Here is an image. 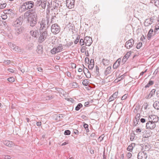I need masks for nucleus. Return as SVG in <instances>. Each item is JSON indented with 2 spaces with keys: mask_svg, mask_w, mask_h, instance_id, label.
Returning <instances> with one entry per match:
<instances>
[{
  "mask_svg": "<svg viewBox=\"0 0 159 159\" xmlns=\"http://www.w3.org/2000/svg\"><path fill=\"white\" fill-rule=\"evenodd\" d=\"M140 117V115L138 113L136 115L135 117V119L134 120V124L135 123V122H136V124H135V125H136L138 123V122L139 121V119Z\"/></svg>",
  "mask_w": 159,
  "mask_h": 159,
  "instance_id": "nucleus-29",
  "label": "nucleus"
},
{
  "mask_svg": "<svg viewBox=\"0 0 159 159\" xmlns=\"http://www.w3.org/2000/svg\"><path fill=\"white\" fill-rule=\"evenodd\" d=\"M82 106L83 105L81 103H79L77 106L75 107V109L76 111H78L82 107Z\"/></svg>",
  "mask_w": 159,
  "mask_h": 159,
  "instance_id": "nucleus-36",
  "label": "nucleus"
},
{
  "mask_svg": "<svg viewBox=\"0 0 159 159\" xmlns=\"http://www.w3.org/2000/svg\"><path fill=\"white\" fill-rule=\"evenodd\" d=\"M159 29V27H157V26H155V30L154 31V32L155 33Z\"/></svg>",
  "mask_w": 159,
  "mask_h": 159,
  "instance_id": "nucleus-64",
  "label": "nucleus"
},
{
  "mask_svg": "<svg viewBox=\"0 0 159 159\" xmlns=\"http://www.w3.org/2000/svg\"><path fill=\"white\" fill-rule=\"evenodd\" d=\"M155 91H156V90L155 89H152L150 92L149 95H151V96H152L154 94Z\"/></svg>",
  "mask_w": 159,
  "mask_h": 159,
  "instance_id": "nucleus-49",
  "label": "nucleus"
},
{
  "mask_svg": "<svg viewBox=\"0 0 159 159\" xmlns=\"http://www.w3.org/2000/svg\"><path fill=\"white\" fill-rule=\"evenodd\" d=\"M72 66L73 68H75L76 67V65L74 63H72Z\"/></svg>",
  "mask_w": 159,
  "mask_h": 159,
  "instance_id": "nucleus-63",
  "label": "nucleus"
},
{
  "mask_svg": "<svg viewBox=\"0 0 159 159\" xmlns=\"http://www.w3.org/2000/svg\"><path fill=\"white\" fill-rule=\"evenodd\" d=\"M7 80L10 82H12L15 81V79L13 77H11L7 79Z\"/></svg>",
  "mask_w": 159,
  "mask_h": 159,
  "instance_id": "nucleus-38",
  "label": "nucleus"
},
{
  "mask_svg": "<svg viewBox=\"0 0 159 159\" xmlns=\"http://www.w3.org/2000/svg\"><path fill=\"white\" fill-rule=\"evenodd\" d=\"M153 106L154 108L157 110L159 109V102L156 101L153 103Z\"/></svg>",
  "mask_w": 159,
  "mask_h": 159,
  "instance_id": "nucleus-31",
  "label": "nucleus"
},
{
  "mask_svg": "<svg viewBox=\"0 0 159 159\" xmlns=\"http://www.w3.org/2000/svg\"><path fill=\"white\" fill-rule=\"evenodd\" d=\"M111 66L108 67L104 71V74L106 75H107L110 74L111 72Z\"/></svg>",
  "mask_w": 159,
  "mask_h": 159,
  "instance_id": "nucleus-25",
  "label": "nucleus"
},
{
  "mask_svg": "<svg viewBox=\"0 0 159 159\" xmlns=\"http://www.w3.org/2000/svg\"><path fill=\"white\" fill-rule=\"evenodd\" d=\"M36 125H37V126H41L42 125V123L41 122H37V123H36Z\"/></svg>",
  "mask_w": 159,
  "mask_h": 159,
  "instance_id": "nucleus-62",
  "label": "nucleus"
},
{
  "mask_svg": "<svg viewBox=\"0 0 159 159\" xmlns=\"http://www.w3.org/2000/svg\"><path fill=\"white\" fill-rule=\"evenodd\" d=\"M70 134V131L69 130H67L65 131L64 134L65 135H69Z\"/></svg>",
  "mask_w": 159,
  "mask_h": 159,
  "instance_id": "nucleus-44",
  "label": "nucleus"
},
{
  "mask_svg": "<svg viewBox=\"0 0 159 159\" xmlns=\"http://www.w3.org/2000/svg\"><path fill=\"white\" fill-rule=\"evenodd\" d=\"M23 20V16H20L14 22L13 25L15 27H18L21 25Z\"/></svg>",
  "mask_w": 159,
  "mask_h": 159,
  "instance_id": "nucleus-8",
  "label": "nucleus"
},
{
  "mask_svg": "<svg viewBox=\"0 0 159 159\" xmlns=\"http://www.w3.org/2000/svg\"><path fill=\"white\" fill-rule=\"evenodd\" d=\"M7 4L6 3H4L0 6V8L1 9H3L6 6Z\"/></svg>",
  "mask_w": 159,
  "mask_h": 159,
  "instance_id": "nucleus-48",
  "label": "nucleus"
},
{
  "mask_svg": "<svg viewBox=\"0 0 159 159\" xmlns=\"http://www.w3.org/2000/svg\"><path fill=\"white\" fill-rule=\"evenodd\" d=\"M28 20L30 21V25L32 27L34 26L37 23V20L31 19Z\"/></svg>",
  "mask_w": 159,
  "mask_h": 159,
  "instance_id": "nucleus-26",
  "label": "nucleus"
},
{
  "mask_svg": "<svg viewBox=\"0 0 159 159\" xmlns=\"http://www.w3.org/2000/svg\"><path fill=\"white\" fill-rule=\"evenodd\" d=\"M38 27L37 28L36 26H35L33 28V29L30 31V34L34 38H37L39 34V26H38Z\"/></svg>",
  "mask_w": 159,
  "mask_h": 159,
  "instance_id": "nucleus-6",
  "label": "nucleus"
},
{
  "mask_svg": "<svg viewBox=\"0 0 159 159\" xmlns=\"http://www.w3.org/2000/svg\"><path fill=\"white\" fill-rule=\"evenodd\" d=\"M89 82H88V81L87 80H84L83 81V82H82L83 84L84 85H85V86L88 85L89 84Z\"/></svg>",
  "mask_w": 159,
  "mask_h": 159,
  "instance_id": "nucleus-40",
  "label": "nucleus"
},
{
  "mask_svg": "<svg viewBox=\"0 0 159 159\" xmlns=\"http://www.w3.org/2000/svg\"><path fill=\"white\" fill-rule=\"evenodd\" d=\"M118 92H116L109 98V102L112 101L115 99L118 96Z\"/></svg>",
  "mask_w": 159,
  "mask_h": 159,
  "instance_id": "nucleus-19",
  "label": "nucleus"
},
{
  "mask_svg": "<svg viewBox=\"0 0 159 159\" xmlns=\"http://www.w3.org/2000/svg\"><path fill=\"white\" fill-rule=\"evenodd\" d=\"M55 48L58 53L61 52L63 49V47L61 44H60L59 46L55 47Z\"/></svg>",
  "mask_w": 159,
  "mask_h": 159,
  "instance_id": "nucleus-33",
  "label": "nucleus"
},
{
  "mask_svg": "<svg viewBox=\"0 0 159 159\" xmlns=\"http://www.w3.org/2000/svg\"><path fill=\"white\" fill-rule=\"evenodd\" d=\"M74 0H66V5L69 8H73L74 6Z\"/></svg>",
  "mask_w": 159,
  "mask_h": 159,
  "instance_id": "nucleus-13",
  "label": "nucleus"
},
{
  "mask_svg": "<svg viewBox=\"0 0 159 159\" xmlns=\"http://www.w3.org/2000/svg\"><path fill=\"white\" fill-rule=\"evenodd\" d=\"M85 44L86 46H89L93 42L92 38L90 36H86L84 37Z\"/></svg>",
  "mask_w": 159,
  "mask_h": 159,
  "instance_id": "nucleus-12",
  "label": "nucleus"
},
{
  "mask_svg": "<svg viewBox=\"0 0 159 159\" xmlns=\"http://www.w3.org/2000/svg\"><path fill=\"white\" fill-rule=\"evenodd\" d=\"M84 40V39H81L80 41V45L81 46H83V45H84L85 44V41Z\"/></svg>",
  "mask_w": 159,
  "mask_h": 159,
  "instance_id": "nucleus-39",
  "label": "nucleus"
},
{
  "mask_svg": "<svg viewBox=\"0 0 159 159\" xmlns=\"http://www.w3.org/2000/svg\"><path fill=\"white\" fill-rule=\"evenodd\" d=\"M3 143L9 147H11L14 145V143L8 140H5L3 141Z\"/></svg>",
  "mask_w": 159,
  "mask_h": 159,
  "instance_id": "nucleus-20",
  "label": "nucleus"
},
{
  "mask_svg": "<svg viewBox=\"0 0 159 159\" xmlns=\"http://www.w3.org/2000/svg\"><path fill=\"white\" fill-rule=\"evenodd\" d=\"M53 98V97L52 96H48L46 97V99L47 100H50Z\"/></svg>",
  "mask_w": 159,
  "mask_h": 159,
  "instance_id": "nucleus-54",
  "label": "nucleus"
},
{
  "mask_svg": "<svg viewBox=\"0 0 159 159\" xmlns=\"http://www.w3.org/2000/svg\"><path fill=\"white\" fill-rule=\"evenodd\" d=\"M154 84V82L152 80H150L149 81L148 83L145 86V88H147L149 87L151 85H153Z\"/></svg>",
  "mask_w": 159,
  "mask_h": 159,
  "instance_id": "nucleus-34",
  "label": "nucleus"
},
{
  "mask_svg": "<svg viewBox=\"0 0 159 159\" xmlns=\"http://www.w3.org/2000/svg\"><path fill=\"white\" fill-rule=\"evenodd\" d=\"M60 31V28L57 24H54L52 25L51 27V31L54 34H57Z\"/></svg>",
  "mask_w": 159,
  "mask_h": 159,
  "instance_id": "nucleus-5",
  "label": "nucleus"
},
{
  "mask_svg": "<svg viewBox=\"0 0 159 159\" xmlns=\"http://www.w3.org/2000/svg\"><path fill=\"white\" fill-rule=\"evenodd\" d=\"M33 11H34V10L31 9L28 10L25 12L24 14V17L25 18H29Z\"/></svg>",
  "mask_w": 159,
  "mask_h": 159,
  "instance_id": "nucleus-17",
  "label": "nucleus"
},
{
  "mask_svg": "<svg viewBox=\"0 0 159 159\" xmlns=\"http://www.w3.org/2000/svg\"><path fill=\"white\" fill-rule=\"evenodd\" d=\"M88 68L89 69H92L94 66V64H90L88 65Z\"/></svg>",
  "mask_w": 159,
  "mask_h": 159,
  "instance_id": "nucleus-46",
  "label": "nucleus"
},
{
  "mask_svg": "<svg viewBox=\"0 0 159 159\" xmlns=\"http://www.w3.org/2000/svg\"><path fill=\"white\" fill-rule=\"evenodd\" d=\"M131 51H129L123 57L122 60V61L124 62V63H125L126 61L128 58L131 55Z\"/></svg>",
  "mask_w": 159,
  "mask_h": 159,
  "instance_id": "nucleus-18",
  "label": "nucleus"
},
{
  "mask_svg": "<svg viewBox=\"0 0 159 159\" xmlns=\"http://www.w3.org/2000/svg\"><path fill=\"white\" fill-rule=\"evenodd\" d=\"M83 126H84V128L85 129L86 132L88 133V132H89V128H88V126H89L87 124L85 123L84 124Z\"/></svg>",
  "mask_w": 159,
  "mask_h": 159,
  "instance_id": "nucleus-35",
  "label": "nucleus"
},
{
  "mask_svg": "<svg viewBox=\"0 0 159 159\" xmlns=\"http://www.w3.org/2000/svg\"><path fill=\"white\" fill-rule=\"evenodd\" d=\"M48 36L47 31H45L40 33L38 39V42L42 43L43 42Z\"/></svg>",
  "mask_w": 159,
  "mask_h": 159,
  "instance_id": "nucleus-3",
  "label": "nucleus"
},
{
  "mask_svg": "<svg viewBox=\"0 0 159 159\" xmlns=\"http://www.w3.org/2000/svg\"><path fill=\"white\" fill-rule=\"evenodd\" d=\"M147 157L146 152L145 151L139 152L137 155L138 159H146Z\"/></svg>",
  "mask_w": 159,
  "mask_h": 159,
  "instance_id": "nucleus-11",
  "label": "nucleus"
},
{
  "mask_svg": "<svg viewBox=\"0 0 159 159\" xmlns=\"http://www.w3.org/2000/svg\"><path fill=\"white\" fill-rule=\"evenodd\" d=\"M140 121L143 123L147 122L146 129H152L155 127L156 126L155 123L158 121V119L156 116L153 115L150 117H145L144 118H141L140 119Z\"/></svg>",
  "mask_w": 159,
  "mask_h": 159,
  "instance_id": "nucleus-1",
  "label": "nucleus"
},
{
  "mask_svg": "<svg viewBox=\"0 0 159 159\" xmlns=\"http://www.w3.org/2000/svg\"><path fill=\"white\" fill-rule=\"evenodd\" d=\"M4 158L5 159H10L11 158V157L10 156L7 155L5 156Z\"/></svg>",
  "mask_w": 159,
  "mask_h": 159,
  "instance_id": "nucleus-59",
  "label": "nucleus"
},
{
  "mask_svg": "<svg viewBox=\"0 0 159 159\" xmlns=\"http://www.w3.org/2000/svg\"><path fill=\"white\" fill-rule=\"evenodd\" d=\"M134 43V40L132 39H131L126 41L125 47L127 49H130L133 46Z\"/></svg>",
  "mask_w": 159,
  "mask_h": 159,
  "instance_id": "nucleus-10",
  "label": "nucleus"
},
{
  "mask_svg": "<svg viewBox=\"0 0 159 159\" xmlns=\"http://www.w3.org/2000/svg\"><path fill=\"white\" fill-rule=\"evenodd\" d=\"M61 2L58 0H56L55 1H53L52 3L51 4V10H58L59 8H60V7L61 6L60 5Z\"/></svg>",
  "mask_w": 159,
  "mask_h": 159,
  "instance_id": "nucleus-4",
  "label": "nucleus"
},
{
  "mask_svg": "<svg viewBox=\"0 0 159 159\" xmlns=\"http://www.w3.org/2000/svg\"><path fill=\"white\" fill-rule=\"evenodd\" d=\"M80 39V37L79 35H77L76 39L75 40L74 42L75 44H76L79 42V41Z\"/></svg>",
  "mask_w": 159,
  "mask_h": 159,
  "instance_id": "nucleus-41",
  "label": "nucleus"
},
{
  "mask_svg": "<svg viewBox=\"0 0 159 159\" xmlns=\"http://www.w3.org/2000/svg\"><path fill=\"white\" fill-rule=\"evenodd\" d=\"M135 146V144L134 143H132L128 146L127 148V150L131 152Z\"/></svg>",
  "mask_w": 159,
  "mask_h": 159,
  "instance_id": "nucleus-30",
  "label": "nucleus"
},
{
  "mask_svg": "<svg viewBox=\"0 0 159 159\" xmlns=\"http://www.w3.org/2000/svg\"><path fill=\"white\" fill-rule=\"evenodd\" d=\"M24 3V4L26 6L27 10L30 9L34 7V2L33 1H27Z\"/></svg>",
  "mask_w": 159,
  "mask_h": 159,
  "instance_id": "nucleus-14",
  "label": "nucleus"
},
{
  "mask_svg": "<svg viewBox=\"0 0 159 159\" xmlns=\"http://www.w3.org/2000/svg\"><path fill=\"white\" fill-rule=\"evenodd\" d=\"M89 72L88 70V69L84 67V74L86 75V74H87V73H88V74H89Z\"/></svg>",
  "mask_w": 159,
  "mask_h": 159,
  "instance_id": "nucleus-42",
  "label": "nucleus"
},
{
  "mask_svg": "<svg viewBox=\"0 0 159 159\" xmlns=\"http://www.w3.org/2000/svg\"><path fill=\"white\" fill-rule=\"evenodd\" d=\"M24 30V27L21 26H18L15 29V34L16 35H18L19 34L22 33Z\"/></svg>",
  "mask_w": 159,
  "mask_h": 159,
  "instance_id": "nucleus-16",
  "label": "nucleus"
},
{
  "mask_svg": "<svg viewBox=\"0 0 159 159\" xmlns=\"http://www.w3.org/2000/svg\"><path fill=\"white\" fill-rule=\"evenodd\" d=\"M47 0H37L36 4L37 6H40L45 8L46 6Z\"/></svg>",
  "mask_w": 159,
  "mask_h": 159,
  "instance_id": "nucleus-9",
  "label": "nucleus"
},
{
  "mask_svg": "<svg viewBox=\"0 0 159 159\" xmlns=\"http://www.w3.org/2000/svg\"><path fill=\"white\" fill-rule=\"evenodd\" d=\"M26 10H27V9L24 3L19 8V11L20 12H23Z\"/></svg>",
  "mask_w": 159,
  "mask_h": 159,
  "instance_id": "nucleus-22",
  "label": "nucleus"
},
{
  "mask_svg": "<svg viewBox=\"0 0 159 159\" xmlns=\"http://www.w3.org/2000/svg\"><path fill=\"white\" fill-rule=\"evenodd\" d=\"M72 44H73L72 42H70L69 43H68L67 44H66V46L67 47L71 45Z\"/></svg>",
  "mask_w": 159,
  "mask_h": 159,
  "instance_id": "nucleus-56",
  "label": "nucleus"
},
{
  "mask_svg": "<svg viewBox=\"0 0 159 159\" xmlns=\"http://www.w3.org/2000/svg\"><path fill=\"white\" fill-rule=\"evenodd\" d=\"M87 48L85 46H83L82 47L81 49V51L82 52H84V51H85L86 49Z\"/></svg>",
  "mask_w": 159,
  "mask_h": 159,
  "instance_id": "nucleus-51",
  "label": "nucleus"
},
{
  "mask_svg": "<svg viewBox=\"0 0 159 159\" xmlns=\"http://www.w3.org/2000/svg\"><path fill=\"white\" fill-rule=\"evenodd\" d=\"M142 42H139L136 46V48L137 49H139L142 47Z\"/></svg>",
  "mask_w": 159,
  "mask_h": 159,
  "instance_id": "nucleus-43",
  "label": "nucleus"
},
{
  "mask_svg": "<svg viewBox=\"0 0 159 159\" xmlns=\"http://www.w3.org/2000/svg\"><path fill=\"white\" fill-rule=\"evenodd\" d=\"M11 61L9 60H5L3 63L6 65H8L10 63Z\"/></svg>",
  "mask_w": 159,
  "mask_h": 159,
  "instance_id": "nucleus-45",
  "label": "nucleus"
},
{
  "mask_svg": "<svg viewBox=\"0 0 159 159\" xmlns=\"http://www.w3.org/2000/svg\"><path fill=\"white\" fill-rule=\"evenodd\" d=\"M8 44L11 48L15 51L18 52H21L22 51V49L20 47L16 46L12 43L9 42L8 43Z\"/></svg>",
  "mask_w": 159,
  "mask_h": 159,
  "instance_id": "nucleus-7",
  "label": "nucleus"
},
{
  "mask_svg": "<svg viewBox=\"0 0 159 159\" xmlns=\"http://www.w3.org/2000/svg\"><path fill=\"white\" fill-rule=\"evenodd\" d=\"M71 74L70 72H67V75L69 77H71Z\"/></svg>",
  "mask_w": 159,
  "mask_h": 159,
  "instance_id": "nucleus-60",
  "label": "nucleus"
},
{
  "mask_svg": "<svg viewBox=\"0 0 159 159\" xmlns=\"http://www.w3.org/2000/svg\"><path fill=\"white\" fill-rule=\"evenodd\" d=\"M56 18L55 16H53L51 18V22L52 23H53L54 22L53 21V20L55 19V18Z\"/></svg>",
  "mask_w": 159,
  "mask_h": 159,
  "instance_id": "nucleus-61",
  "label": "nucleus"
},
{
  "mask_svg": "<svg viewBox=\"0 0 159 159\" xmlns=\"http://www.w3.org/2000/svg\"><path fill=\"white\" fill-rule=\"evenodd\" d=\"M102 62L103 65L105 66H107L110 63V61L108 59L103 58L102 59Z\"/></svg>",
  "mask_w": 159,
  "mask_h": 159,
  "instance_id": "nucleus-27",
  "label": "nucleus"
},
{
  "mask_svg": "<svg viewBox=\"0 0 159 159\" xmlns=\"http://www.w3.org/2000/svg\"><path fill=\"white\" fill-rule=\"evenodd\" d=\"M126 156L127 157L130 158L132 156V154L130 152H128V153H127Z\"/></svg>",
  "mask_w": 159,
  "mask_h": 159,
  "instance_id": "nucleus-55",
  "label": "nucleus"
},
{
  "mask_svg": "<svg viewBox=\"0 0 159 159\" xmlns=\"http://www.w3.org/2000/svg\"><path fill=\"white\" fill-rule=\"evenodd\" d=\"M121 61L120 58L118 59L115 62L113 65V67L114 69H116L120 65V62Z\"/></svg>",
  "mask_w": 159,
  "mask_h": 159,
  "instance_id": "nucleus-21",
  "label": "nucleus"
},
{
  "mask_svg": "<svg viewBox=\"0 0 159 159\" xmlns=\"http://www.w3.org/2000/svg\"><path fill=\"white\" fill-rule=\"evenodd\" d=\"M49 20L43 19L41 21H39L38 24L40 25V30L45 29L48 28L49 25Z\"/></svg>",
  "mask_w": 159,
  "mask_h": 159,
  "instance_id": "nucleus-2",
  "label": "nucleus"
},
{
  "mask_svg": "<svg viewBox=\"0 0 159 159\" xmlns=\"http://www.w3.org/2000/svg\"><path fill=\"white\" fill-rule=\"evenodd\" d=\"M153 30L152 29H151L149 30L148 34V39H150L153 35Z\"/></svg>",
  "mask_w": 159,
  "mask_h": 159,
  "instance_id": "nucleus-28",
  "label": "nucleus"
},
{
  "mask_svg": "<svg viewBox=\"0 0 159 159\" xmlns=\"http://www.w3.org/2000/svg\"><path fill=\"white\" fill-rule=\"evenodd\" d=\"M70 86L72 88H77L78 87V84L76 82H73L70 84Z\"/></svg>",
  "mask_w": 159,
  "mask_h": 159,
  "instance_id": "nucleus-32",
  "label": "nucleus"
},
{
  "mask_svg": "<svg viewBox=\"0 0 159 159\" xmlns=\"http://www.w3.org/2000/svg\"><path fill=\"white\" fill-rule=\"evenodd\" d=\"M7 70L10 72L14 73L15 70L9 68L7 69Z\"/></svg>",
  "mask_w": 159,
  "mask_h": 159,
  "instance_id": "nucleus-53",
  "label": "nucleus"
},
{
  "mask_svg": "<svg viewBox=\"0 0 159 159\" xmlns=\"http://www.w3.org/2000/svg\"><path fill=\"white\" fill-rule=\"evenodd\" d=\"M51 53L52 54H55L57 53L58 52H57V50L54 47L51 50Z\"/></svg>",
  "mask_w": 159,
  "mask_h": 159,
  "instance_id": "nucleus-37",
  "label": "nucleus"
},
{
  "mask_svg": "<svg viewBox=\"0 0 159 159\" xmlns=\"http://www.w3.org/2000/svg\"><path fill=\"white\" fill-rule=\"evenodd\" d=\"M153 20L154 19L152 17L150 18L149 19H146L144 23V26H148L151 25L153 22Z\"/></svg>",
  "mask_w": 159,
  "mask_h": 159,
  "instance_id": "nucleus-15",
  "label": "nucleus"
},
{
  "mask_svg": "<svg viewBox=\"0 0 159 159\" xmlns=\"http://www.w3.org/2000/svg\"><path fill=\"white\" fill-rule=\"evenodd\" d=\"M127 95H128L126 94H125L121 98V100H123L126 99L127 97Z\"/></svg>",
  "mask_w": 159,
  "mask_h": 159,
  "instance_id": "nucleus-52",
  "label": "nucleus"
},
{
  "mask_svg": "<svg viewBox=\"0 0 159 159\" xmlns=\"http://www.w3.org/2000/svg\"><path fill=\"white\" fill-rule=\"evenodd\" d=\"M85 75L87 78H89L91 77V75L89 72V74L87 73V74H86Z\"/></svg>",
  "mask_w": 159,
  "mask_h": 159,
  "instance_id": "nucleus-58",
  "label": "nucleus"
},
{
  "mask_svg": "<svg viewBox=\"0 0 159 159\" xmlns=\"http://www.w3.org/2000/svg\"><path fill=\"white\" fill-rule=\"evenodd\" d=\"M148 106V105L147 103H145L143 106L144 109V110H146Z\"/></svg>",
  "mask_w": 159,
  "mask_h": 159,
  "instance_id": "nucleus-50",
  "label": "nucleus"
},
{
  "mask_svg": "<svg viewBox=\"0 0 159 159\" xmlns=\"http://www.w3.org/2000/svg\"><path fill=\"white\" fill-rule=\"evenodd\" d=\"M141 131V129L140 128H137L135 130V132L137 133L140 132Z\"/></svg>",
  "mask_w": 159,
  "mask_h": 159,
  "instance_id": "nucleus-57",
  "label": "nucleus"
},
{
  "mask_svg": "<svg viewBox=\"0 0 159 159\" xmlns=\"http://www.w3.org/2000/svg\"><path fill=\"white\" fill-rule=\"evenodd\" d=\"M31 14L30 16L29 17L28 20H30L31 19L37 20V15L36 13L35 12L34 10V11H33Z\"/></svg>",
  "mask_w": 159,
  "mask_h": 159,
  "instance_id": "nucleus-23",
  "label": "nucleus"
},
{
  "mask_svg": "<svg viewBox=\"0 0 159 159\" xmlns=\"http://www.w3.org/2000/svg\"><path fill=\"white\" fill-rule=\"evenodd\" d=\"M135 137V135L134 134H131L130 137V140L131 141H132L134 140Z\"/></svg>",
  "mask_w": 159,
  "mask_h": 159,
  "instance_id": "nucleus-47",
  "label": "nucleus"
},
{
  "mask_svg": "<svg viewBox=\"0 0 159 159\" xmlns=\"http://www.w3.org/2000/svg\"><path fill=\"white\" fill-rule=\"evenodd\" d=\"M37 52L39 54H41L43 52V48L42 46L38 45L37 47Z\"/></svg>",
  "mask_w": 159,
  "mask_h": 159,
  "instance_id": "nucleus-24",
  "label": "nucleus"
}]
</instances>
